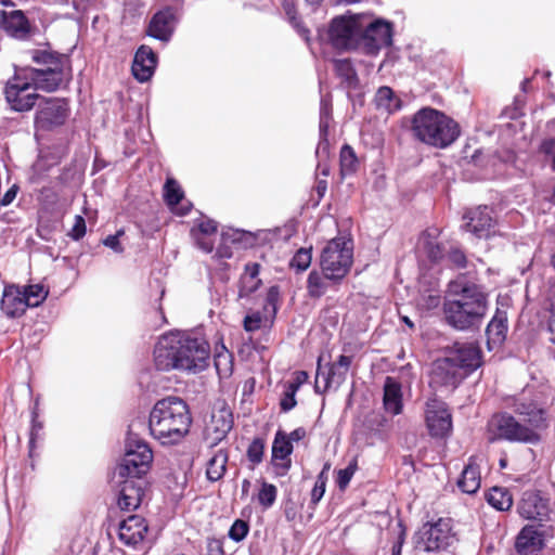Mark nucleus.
<instances>
[{
  "mask_svg": "<svg viewBox=\"0 0 555 555\" xmlns=\"http://www.w3.org/2000/svg\"><path fill=\"white\" fill-rule=\"evenodd\" d=\"M489 310V295L485 288L460 276L448 284L442 304L446 323L456 331L473 332L480 328Z\"/></svg>",
  "mask_w": 555,
  "mask_h": 555,
  "instance_id": "1",
  "label": "nucleus"
},
{
  "mask_svg": "<svg viewBox=\"0 0 555 555\" xmlns=\"http://www.w3.org/2000/svg\"><path fill=\"white\" fill-rule=\"evenodd\" d=\"M209 345L203 338L180 332L163 335L154 348V363L159 371H203L208 365Z\"/></svg>",
  "mask_w": 555,
  "mask_h": 555,
  "instance_id": "2",
  "label": "nucleus"
},
{
  "mask_svg": "<svg viewBox=\"0 0 555 555\" xmlns=\"http://www.w3.org/2000/svg\"><path fill=\"white\" fill-rule=\"evenodd\" d=\"M192 423L188 404L179 397L158 400L150 413L149 429L163 443H176L190 429Z\"/></svg>",
  "mask_w": 555,
  "mask_h": 555,
  "instance_id": "3",
  "label": "nucleus"
},
{
  "mask_svg": "<svg viewBox=\"0 0 555 555\" xmlns=\"http://www.w3.org/2000/svg\"><path fill=\"white\" fill-rule=\"evenodd\" d=\"M411 131L415 139L437 149L448 147L460 135L457 122L431 107H423L413 115Z\"/></svg>",
  "mask_w": 555,
  "mask_h": 555,
  "instance_id": "4",
  "label": "nucleus"
},
{
  "mask_svg": "<svg viewBox=\"0 0 555 555\" xmlns=\"http://www.w3.org/2000/svg\"><path fill=\"white\" fill-rule=\"evenodd\" d=\"M457 543L450 518L427 521L413 535L415 555H455Z\"/></svg>",
  "mask_w": 555,
  "mask_h": 555,
  "instance_id": "5",
  "label": "nucleus"
},
{
  "mask_svg": "<svg viewBox=\"0 0 555 555\" xmlns=\"http://www.w3.org/2000/svg\"><path fill=\"white\" fill-rule=\"evenodd\" d=\"M135 424L130 425L126 439L125 454L121 462L116 467V476L124 477H143L151 468L153 452L143 440L132 434Z\"/></svg>",
  "mask_w": 555,
  "mask_h": 555,
  "instance_id": "6",
  "label": "nucleus"
},
{
  "mask_svg": "<svg viewBox=\"0 0 555 555\" xmlns=\"http://www.w3.org/2000/svg\"><path fill=\"white\" fill-rule=\"evenodd\" d=\"M352 264V246L341 237L333 238L323 248L320 266L326 279L333 282L343 280Z\"/></svg>",
  "mask_w": 555,
  "mask_h": 555,
  "instance_id": "7",
  "label": "nucleus"
},
{
  "mask_svg": "<svg viewBox=\"0 0 555 555\" xmlns=\"http://www.w3.org/2000/svg\"><path fill=\"white\" fill-rule=\"evenodd\" d=\"M491 441L506 440L511 442L535 444L541 440L539 433L527 428L525 424L516 420L512 414L502 412L494 414L488 423Z\"/></svg>",
  "mask_w": 555,
  "mask_h": 555,
  "instance_id": "8",
  "label": "nucleus"
},
{
  "mask_svg": "<svg viewBox=\"0 0 555 555\" xmlns=\"http://www.w3.org/2000/svg\"><path fill=\"white\" fill-rule=\"evenodd\" d=\"M506 406L518 415L519 422L525 424L527 428H532L534 433H539L548 426L547 412L531 398L524 395L508 398Z\"/></svg>",
  "mask_w": 555,
  "mask_h": 555,
  "instance_id": "9",
  "label": "nucleus"
},
{
  "mask_svg": "<svg viewBox=\"0 0 555 555\" xmlns=\"http://www.w3.org/2000/svg\"><path fill=\"white\" fill-rule=\"evenodd\" d=\"M358 39V49H362L366 54H376L382 48L391 44V25L383 20H376L364 29L359 26Z\"/></svg>",
  "mask_w": 555,
  "mask_h": 555,
  "instance_id": "10",
  "label": "nucleus"
},
{
  "mask_svg": "<svg viewBox=\"0 0 555 555\" xmlns=\"http://www.w3.org/2000/svg\"><path fill=\"white\" fill-rule=\"evenodd\" d=\"M68 103L64 99H44L38 106L36 113V127L42 130H50L61 126L68 117Z\"/></svg>",
  "mask_w": 555,
  "mask_h": 555,
  "instance_id": "11",
  "label": "nucleus"
},
{
  "mask_svg": "<svg viewBox=\"0 0 555 555\" xmlns=\"http://www.w3.org/2000/svg\"><path fill=\"white\" fill-rule=\"evenodd\" d=\"M328 37L335 49H358L359 24L353 18L335 17L328 29Z\"/></svg>",
  "mask_w": 555,
  "mask_h": 555,
  "instance_id": "12",
  "label": "nucleus"
},
{
  "mask_svg": "<svg viewBox=\"0 0 555 555\" xmlns=\"http://www.w3.org/2000/svg\"><path fill=\"white\" fill-rule=\"evenodd\" d=\"M426 423L433 437L442 438L452 429V417L446 402L434 397L426 403Z\"/></svg>",
  "mask_w": 555,
  "mask_h": 555,
  "instance_id": "13",
  "label": "nucleus"
},
{
  "mask_svg": "<svg viewBox=\"0 0 555 555\" xmlns=\"http://www.w3.org/2000/svg\"><path fill=\"white\" fill-rule=\"evenodd\" d=\"M351 362L352 358L350 356L341 354L337 361L331 364L328 371L325 373L321 371L319 361L314 384L315 392L323 393L332 386L338 388L346 380Z\"/></svg>",
  "mask_w": 555,
  "mask_h": 555,
  "instance_id": "14",
  "label": "nucleus"
},
{
  "mask_svg": "<svg viewBox=\"0 0 555 555\" xmlns=\"http://www.w3.org/2000/svg\"><path fill=\"white\" fill-rule=\"evenodd\" d=\"M447 357L465 376L481 365V350L474 343H454L447 348Z\"/></svg>",
  "mask_w": 555,
  "mask_h": 555,
  "instance_id": "15",
  "label": "nucleus"
},
{
  "mask_svg": "<svg viewBox=\"0 0 555 555\" xmlns=\"http://www.w3.org/2000/svg\"><path fill=\"white\" fill-rule=\"evenodd\" d=\"M464 377L465 374L446 356L433 363L429 385L433 388H455Z\"/></svg>",
  "mask_w": 555,
  "mask_h": 555,
  "instance_id": "16",
  "label": "nucleus"
},
{
  "mask_svg": "<svg viewBox=\"0 0 555 555\" xmlns=\"http://www.w3.org/2000/svg\"><path fill=\"white\" fill-rule=\"evenodd\" d=\"M118 479L120 483L118 506L124 511H134L142 502L146 481L143 477H124Z\"/></svg>",
  "mask_w": 555,
  "mask_h": 555,
  "instance_id": "17",
  "label": "nucleus"
},
{
  "mask_svg": "<svg viewBox=\"0 0 555 555\" xmlns=\"http://www.w3.org/2000/svg\"><path fill=\"white\" fill-rule=\"evenodd\" d=\"M30 83L22 81L15 77L13 81H9L5 87V99L11 107L16 112H27L31 109L39 95L35 92H28Z\"/></svg>",
  "mask_w": 555,
  "mask_h": 555,
  "instance_id": "18",
  "label": "nucleus"
},
{
  "mask_svg": "<svg viewBox=\"0 0 555 555\" xmlns=\"http://www.w3.org/2000/svg\"><path fill=\"white\" fill-rule=\"evenodd\" d=\"M147 530V524L142 516L131 515L120 521L118 538L124 544L135 547L143 542Z\"/></svg>",
  "mask_w": 555,
  "mask_h": 555,
  "instance_id": "19",
  "label": "nucleus"
},
{
  "mask_svg": "<svg viewBox=\"0 0 555 555\" xmlns=\"http://www.w3.org/2000/svg\"><path fill=\"white\" fill-rule=\"evenodd\" d=\"M518 512L524 518L542 521L548 514L547 500L538 491H526L518 504Z\"/></svg>",
  "mask_w": 555,
  "mask_h": 555,
  "instance_id": "20",
  "label": "nucleus"
},
{
  "mask_svg": "<svg viewBox=\"0 0 555 555\" xmlns=\"http://www.w3.org/2000/svg\"><path fill=\"white\" fill-rule=\"evenodd\" d=\"M464 219L468 220L464 225L465 230L473 233L478 238L487 237L493 225L491 209L488 206H479L469 209L464 215Z\"/></svg>",
  "mask_w": 555,
  "mask_h": 555,
  "instance_id": "21",
  "label": "nucleus"
},
{
  "mask_svg": "<svg viewBox=\"0 0 555 555\" xmlns=\"http://www.w3.org/2000/svg\"><path fill=\"white\" fill-rule=\"evenodd\" d=\"M157 64V55L149 46H141L137 50L132 63V74L140 82L151 79Z\"/></svg>",
  "mask_w": 555,
  "mask_h": 555,
  "instance_id": "22",
  "label": "nucleus"
},
{
  "mask_svg": "<svg viewBox=\"0 0 555 555\" xmlns=\"http://www.w3.org/2000/svg\"><path fill=\"white\" fill-rule=\"evenodd\" d=\"M173 30L175 14L170 9H166L154 14L146 33L155 39L167 42L171 38Z\"/></svg>",
  "mask_w": 555,
  "mask_h": 555,
  "instance_id": "23",
  "label": "nucleus"
},
{
  "mask_svg": "<svg viewBox=\"0 0 555 555\" xmlns=\"http://www.w3.org/2000/svg\"><path fill=\"white\" fill-rule=\"evenodd\" d=\"M543 546V534L534 525L525 526L515 542L517 552L521 555H537Z\"/></svg>",
  "mask_w": 555,
  "mask_h": 555,
  "instance_id": "24",
  "label": "nucleus"
},
{
  "mask_svg": "<svg viewBox=\"0 0 555 555\" xmlns=\"http://www.w3.org/2000/svg\"><path fill=\"white\" fill-rule=\"evenodd\" d=\"M27 298L18 286L10 285L3 291L1 310L8 318L22 317L27 308Z\"/></svg>",
  "mask_w": 555,
  "mask_h": 555,
  "instance_id": "25",
  "label": "nucleus"
},
{
  "mask_svg": "<svg viewBox=\"0 0 555 555\" xmlns=\"http://www.w3.org/2000/svg\"><path fill=\"white\" fill-rule=\"evenodd\" d=\"M293 453V443H291L287 434L278 430L272 443V462L281 468V475H284L291 468V454Z\"/></svg>",
  "mask_w": 555,
  "mask_h": 555,
  "instance_id": "26",
  "label": "nucleus"
},
{
  "mask_svg": "<svg viewBox=\"0 0 555 555\" xmlns=\"http://www.w3.org/2000/svg\"><path fill=\"white\" fill-rule=\"evenodd\" d=\"M33 79L37 89L48 92L55 91L64 80L63 65L47 67L46 69H33Z\"/></svg>",
  "mask_w": 555,
  "mask_h": 555,
  "instance_id": "27",
  "label": "nucleus"
},
{
  "mask_svg": "<svg viewBox=\"0 0 555 555\" xmlns=\"http://www.w3.org/2000/svg\"><path fill=\"white\" fill-rule=\"evenodd\" d=\"M260 264L258 262H248L244 267V273L240 279L238 297L246 298L258 291L262 284L258 278Z\"/></svg>",
  "mask_w": 555,
  "mask_h": 555,
  "instance_id": "28",
  "label": "nucleus"
},
{
  "mask_svg": "<svg viewBox=\"0 0 555 555\" xmlns=\"http://www.w3.org/2000/svg\"><path fill=\"white\" fill-rule=\"evenodd\" d=\"M507 330L508 325L506 312L496 309L495 314L488 323L486 328L488 345L493 344L500 346L506 338Z\"/></svg>",
  "mask_w": 555,
  "mask_h": 555,
  "instance_id": "29",
  "label": "nucleus"
},
{
  "mask_svg": "<svg viewBox=\"0 0 555 555\" xmlns=\"http://www.w3.org/2000/svg\"><path fill=\"white\" fill-rule=\"evenodd\" d=\"M384 406L392 415L402 410L401 385L392 377H387L384 385Z\"/></svg>",
  "mask_w": 555,
  "mask_h": 555,
  "instance_id": "30",
  "label": "nucleus"
},
{
  "mask_svg": "<svg viewBox=\"0 0 555 555\" xmlns=\"http://www.w3.org/2000/svg\"><path fill=\"white\" fill-rule=\"evenodd\" d=\"M2 27L14 37H24L28 33V21L21 11L3 12Z\"/></svg>",
  "mask_w": 555,
  "mask_h": 555,
  "instance_id": "31",
  "label": "nucleus"
},
{
  "mask_svg": "<svg viewBox=\"0 0 555 555\" xmlns=\"http://www.w3.org/2000/svg\"><path fill=\"white\" fill-rule=\"evenodd\" d=\"M228 461L229 454L224 449H219L209 459L206 467V477L210 482H216L223 478L227 472Z\"/></svg>",
  "mask_w": 555,
  "mask_h": 555,
  "instance_id": "32",
  "label": "nucleus"
},
{
  "mask_svg": "<svg viewBox=\"0 0 555 555\" xmlns=\"http://www.w3.org/2000/svg\"><path fill=\"white\" fill-rule=\"evenodd\" d=\"M211 427L215 434V437L212 438V444H216L217 442L224 439L229 431L232 429V413L227 409H222L219 410L217 413H214L211 416Z\"/></svg>",
  "mask_w": 555,
  "mask_h": 555,
  "instance_id": "33",
  "label": "nucleus"
},
{
  "mask_svg": "<svg viewBox=\"0 0 555 555\" xmlns=\"http://www.w3.org/2000/svg\"><path fill=\"white\" fill-rule=\"evenodd\" d=\"M480 473L477 465L468 463L462 472L457 487L467 494L476 493L480 488Z\"/></svg>",
  "mask_w": 555,
  "mask_h": 555,
  "instance_id": "34",
  "label": "nucleus"
},
{
  "mask_svg": "<svg viewBox=\"0 0 555 555\" xmlns=\"http://www.w3.org/2000/svg\"><path fill=\"white\" fill-rule=\"evenodd\" d=\"M334 69L348 89H356L359 85L357 72L348 59L334 60Z\"/></svg>",
  "mask_w": 555,
  "mask_h": 555,
  "instance_id": "35",
  "label": "nucleus"
},
{
  "mask_svg": "<svg viewBox=\"0 0 555 555\" xmlns=\"http://www.w3.org/2000/svg\"><path fill=\"white\" fill-rule=\"evenodd\" d=\"M375 103L378 108H384L388 113L396 112L401 106V101L398 99L392 89L389 87H380L375 94Z\"/></svg>",
  "mask_w": 555,
  "mask_h": 555,
  "instance_id": "36",
  "label": "nucleus"
},
{
  "mask_svg": "<svg viewBox=\"0 0 555 555\" xmlns=\"http://www.w3.org/2000/svg\"><path fill=\"white\" fill-rule=\"evenodd\" d=\"M327 281H331V280L326 279L325 275L323 274V272L320 273L315 270H312L309 273L308 280H307V289H308L309 296L312 298L322 297L328 287Z\"/></svg>",
  "mask_w": 555,
  "mask_h": 555,
  "instance_id": "37",
  "label": "nucleus"
},
{
  "mask_svg": "<svg viewBox=\"0 0 555 555\" xmlns=\"http://www.w3.org/2000/svg\"><path fill=\"white\" fill-rule=\"evenodd\" d=\"M488 503L498 511H508L513 505L512 495L506 489L494 487L487 494Z\"/></svg>",
  "mask_w": 555,
  "mask_h": 555,
  "instance_id": "38",
  "label": "nucleus"
},
{
  "mask_svg": "<svg viewBox=\"0 0 555 555\" xmlns=\"http://www.w3.org/2000/svg\"><path fill=\"white\" fill-rule=\"evenodd\" d=\"M340 172L343 176L352 175L358 168V158L353 149L345 144L340 150Z\"/></svg>",
  "mask_w": 555,
  "mask_h": 555,
  "instance_id": "39",
  "label": "nucleus"
},
{
  "mask_svg": "<svg viewBox=\"0 0 555 555\" xmlns=\"http://www.w3.org/2000/svg\"><path fill=\"white\" fill-rule=\"evenodd\" d=\"M283 9L289 20V23L297 30V33L307 41L310 40V30L298 20L296 16L295 0H283Z\"/></svg>",
  "mask_w": 555,
  "mask_h": 555,
  "instance_id": "40",
  "label": "nucleus"
},
{
  "mask_svg": "<svg viewBox=\"0 0 555 555\" xmlns=\"http://www.w3.org/2000/svg\"><path fill=\"white\" fill-rule=\"evenodd\" d=\"M23 295L27 298L28 307H38L48 296V292L44 291L43 286L36 284L29 285L28 287H24L22 289Z\"/></svg>",
  "mask_w": 555,
  "mask_h": 555,
  "instance_id": "41",
  "label": "nucleus"
},
{
  "mask_svg": "<svg viewBox=\"0 0 555 555\" xmlns=\"http://www.w3.org/2000/svg\"><path fill=\"white\" fill-rule=\"evenodd\" d=\"M165 201L169 206L178 205L183 198V191L173 179H167L164 186Z\"/></svg>",
  "mask_w": 555,
  "mask_h": 555,
  "instance_id": "42",
  "label": "nucleus"
},
{
  "mask_svg": "<svg viewBox=\"0 0 555 555\" xmlns=\"http://www.w3.org/2000/svg\"><path fill=\"white\" fill-rule=\"evenodd\" d=\"M278 495V489L274 485L263 481L258 493V502L263 508L271 507Z\"/></svg>",
  "mask_w": 555,
  "mask_h": 555,
  "instance_id": "43",
  "label": "nucleus"
},
{
  "mask_svg": "<svg viewBox=\"0 0 555 555\" xmlns=\"http://www.w3.org/2000/svg\"><path fill=\"white\" fill-rule=\"evenodd\" d=\"M264 452V439L256 437L248 446L246 455L249 462L254 465L261 463Z\"/></svg>",
  "mask_w": 555,
  "mask_h": 555,
  "instance_id": "44",
  "label": "nucleus"
},
{
  "mask_svg": "<svg viewBox=\"0 0 555 555\" xmlns=\"http://www.w3.org/2000/svg\"><path fill=\"white\" fill-rule=\"evenodd\" d=\"M33 60L34 62L38 64H46L49 65L48 67H53L57 65H63L65 62V57L48 52V51H39L36 50L33 53Z\"/></svg>",
  "mask_w": 555,
  "mask_h": 555,
  "instance_id": "45",
  "label": "nucleus"
},
{
  "mask_svg": "<svg viewBox=\"0 0 555 555\" xmlns=\"http://www.w3.org/2000/svg\"><path fill=\"white\" fill-rule=\"evenodd\" d=\"M311 260V248H299L291 260V267L301 272L309 268Z\"/></svg>",
  "mask_w": 555,
  "mask_h": 555,
  "instance_id": "46",
  "label": "nucleus"
},
{
  "mask_svg": "<svg viewBox=\"0 0 555 555\" xmlns=\"http://www.w3.org/2000/svg\"><path fill=\"white\" fill-rule=\"evenodd\" d=\"M328 125L322 121L320 126V141L315 151L320 160H325L330 156V142L327 139Z\"/></svg>",
  "mask_w": 555,
  "mask_h": 555,
  "instance_id": "47",
  "label": "nucleus"
},
{
  "mask_svg": "<svg viewBox=\"0 0 555 555\" xmlns=\"http://www.w3.org/2000/svg\"><path fill=\"white\" fill-rule=\"evenodd\" d=\"M424 249L428 259L433 262H439L446 256L444 247L438 242L426 240L424 243Z\"/></svg>",
  "mask_w": 555,
  "mask_h": 555,
  "instance_id": "48",
  "label": "nucleus"
},
{
  "mask_svg": "<svg viewBox=\"0 0 555 555\" xmlns=\"http://www.w3.org/2000/svg\"><path fill=\"white\" fill-rule=\"evenodd\" d=\"M327 466L324 467V469L318 475L315 485L311 491V503L318 504L320 500L323 498L325 493V487H326V480L327 477L325 475V469Z\"/></svg>",
  "mask_w": 555,
  "mask_h": 555,
  "instance_id": "49",
  "label": "nucleus"
},
{
  "mask_svg": "<svg viewBox=\"0 0 555 555\" xmlns=\"http://www.w3.org/2000/svg\"><path fill=\"white\" fill-rule=\"evenodd\" d=\"M249 531V526L245 520L236 519L229 530V537L235 542L244 540Z\"/></svg>",
  "mask_w": 555,
  "mask_h": 555,
  "instance_id": "50",
  "label": "nucleus"
},
{
  "mask_svg": "<svg viewBox=\"0 0 555 555\" xmlns=\"http://www.w3.org/2000/svg\"><path fill=\"white\" fill-rule=\"evenodd\" d=\"M356 470H357V462L353 461L346 468L339 469L337 472L336 482L340 490H345L347 488V486L349 485Z\"/></svg>",
  "mask_w": 555,
  "mask_h": 555,
  "instance_id": "51",
  "label": "nucleus"
},
{
  "mask_svg": "<svg viewBox=\"0 0 555 555\" xmlns=\"http://www.w3.org/2000/svg\"><path fill=\"white\" fill-rule=\"evenodd\" d=\"M387 420L379 413H372L365 418V426L376 435H380Z\"/></svg>",
  "mask_w": 555,
  "mask_h": 555,
  "instance_id": "52",
  "label": "nucleus"
},
{
  "mask_svg": "<svg viewBox=\"0 0 555 555\" xmlns=\"http://www.w3.org/2000/svg\"><path fill=\"white\" fill-rule=\"evenodd\" d=\"M296 388L293 389L292 387L287 386L280 401V408L283 412H288L296 406Z\"/></svg>",
  "mask_w": 555,
  "mask_h": 555,
  "instance_id": "53",
  "label": "nucleus"
},
{
  "mask_svg": "<svg viewBox=\"0 0 555 555\" xmlns=\"http://www.w3.org/2000/svg\"><path fill=\"white\" fill-rule=\"evenodd\" d=\"M279 299H280V288L278 285H273L267 292L266 306H264L266 310L268 309V307H271L272 317H274L278 312Z\"/></svg>",
  "mask_w": 555,
  "mask_h": 555,
  "instance_id": "54",
  "label": "nucleus"
},
{
  "mask_svg": "<svg viewBox=\"0 0 555 555\" xmlns=\"http://www.w3.org/2000/svg\"><path fill=\"white\" fill-rule=\"evenodd\" d=\"M448 259L457 268H465L467 258L464 251L459 247H451L447 253Z\"/></svg>",
  "mask_w": 555,
  "mask_h": 555,
  "instance_id": "55",
  "label": "nucleus"
},
{
  "mask_svg": "<svg viewBox=\"0 0 555 555\" xmlns=\"http://www.w3.org/2000/svg\"><path fill=\"white\" fill-rule=\"evenodd\" d=\"M261 322L262 315L259 311H256L244 318L243 326L246 332H255L260 328Z\"/></svg>",
  "mask_w": 555,
  "mask_h": 555,
  "instance_id": "56",
  "label": "nucleus"
},
{
  "mask_svg": "<svg viewBox=\"0 0 555 555\" xmlns=\"http://www.w3.org/2000/svg\"><path fill=\"white\" fill-rule=\"evenodd\" d=\"M86 234V221L83 219V217L77 215L75 217V223L70 230V232L68 233V235L75 240V241H79L81 237H83Z\"/></svg>",
  "mask_w": 555,
  "mask_h": 555,
  "instance_id": "57",
  "label": "nucleus"
},
{
  "mask_svg": "<svg viewBox=\"0 0 555 555\" xmlns=\"http://www.w3.org/2000/svg\"><path fill=\"white\" fill-rule=\"evenodd\" d=\"M124 235V231H118L114 235H108L104 241L103 244L113 249L117 254H121L124 251V247L121 246L119 242V237Z\"/></svg>",
  "mask_w": 555,
  "mask_h": 555,
  "instance_id": "58",
  "label": "nucleus"
},
{
  "mask_svg": "<svg viewBox=\"0 0 555 555\" xmlns=\"http://www.w3.org/2000/svg\"><path fill=\"white\" fill-rule=\"evenodd\" d=\"M205 555H224L223 543L219 539H208Z\"/></svg>",
  "mask_w": 555,
  "mask_h": 555,
  "instance_id": "59",
  "label": "nucleus"
},
{
  "mask_svg": "<svg viewBox=\"0 0 555 555\" xmlns=\"http://www.w3.org/2000/svg\"><path fill=\"white\" fill-rule=\"evenodd\" d=\"M193 235L195 237L197 246L204 250L205 253H210L214 249V243L210 238L206 237L207 235H201L195 233L193 230Z\"/></svg>",
  "mask_w": 555,
  "mask_h": 555,
  "instance_id": "60",
  "label": "nucleus"
},
{
  "mask_svg": "<svg viewBox=\"0 0 555 555\" xmlns=\"http://www.w3.org/2000/svg\"><path fill=\"white\" fill-rule=\"evenodd\" d=\"M216 231H217V223L214 220H206V221H202L198 224L197 234L210 235V234L216 233Z\"/></svg>",
  "mask_w": 555,
  "mask_h": 555,
  "instance_id": "61",
  "label": "nucleus"
},
{
  "mask_svg": "<svg viewBox=\"0 0 555 555\" xmlns=\"http://www.w3.org/2000/svg\"><path fill=\"white\" fill-rule=\"evenodd\" d=\"M309 378V375L307 372L305 371H297L295 373V379L294 382L289 383L287 386L292 387L293 389L296 388V390L298 391L299 387L305 384Z\"/></svg>",
  "mask_w": 555,
  "mask_h": 555,
  "instance_id": "62",
  "label": "nucleus"
},
{
  "mask_svg": "<svg viewBox=\"0 0 555 555\" xmlns=\"http://www.w3.org/2000/svg\"><path fill=\"white\" fill-rule=\"evenodd\" d=\"M244 234L245 233L240 230H230V231L223 232L222 237L224 241L230 240L231 242L236 243V242L241 241V238Z\"/></svg>",
  "mask_w": 555,
  "mask_h": 555,
  "instance_id": "63",
  "label": "nucleus"
},
{
  "mask_svg": "<svg viewBox=\"0 0 555 555\" xmlns=\"http://www.w3.org/2000/svg\"><path fill=\"white\" fill-rule=\"evenodd\" d=\"M306 429L302 428V427H298L296 429H294L289 435H287V437L289 438V441L291 443L293 441H300L302 440L305 437H306Z\"/></svg>",
  "mask_w": 555,
  "mask_h": 555,
  "instance_id": "64",
  "label": "nucleus"
}]
</instances>
